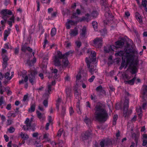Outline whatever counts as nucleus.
I'll return each mask as SVG.
<instances>
[{
	"mask_svg": "<svg viewBox=\"0 0 147 147\" xmlns=\"http://www.w3.org/2000/svg\"><path fill=\"white\" fill-rule=\"evenodd\" d=\"M6 88L5 87H0V93L1 94H3V92L4 91V90Z\"/></svg>",
	"mask_w": 147,
	"mask_h": 147,
	"instance_id": "c03bdc74",
	"label": "nucleus"
},
{
	"mask_svg": "<svg viewBox=\"0 0 147 147\" xmlns=\"http://www.w3.org/2000/svg\"><path fill=\"white\" fill-rule=\"evenodd\" d=\"M147 1L146 0H142V5L144 8L146 7Z\"/></svg>",
	"mask_w": 147,
	"mask_h": 147,
	"instance_id": "a19ab883",
	"label": "nucleus"
},
{
	"mask_svg": "<svg viewBox=\"0 0 147 147\" xmlns=\"http://www.w3.org/2000/svg\"><path fill=\"white\" fill-rule=\"evenodd\" d=\"M56 32V30L55 28H53L52 29L51 32V34L52 36H54Z\"/></svg>",
	"mask_w": 147,
	"mask_h": 147,
	"instance_id": "473e14b6",
	"label": "nucleus"
},
{
	"mask_svg": "<svg viewBox=\"0 0 147 147\" xmlns=\"http://www.w3.org/2000/svg\"><path fill=\"white\" fill-rule=\"evenodd\" d=\"M65 45L66 47H69L71 45V43L70 42L65 41Z\"/></svg>",
	"mask_w": 147,
	"mask_h": 147,
	"instance_id": "a18cd8bd",
	"label": "nucleus"
},
{
	"mask_svg": "<svg viewBox=\"0 0 147 147\" xmlns=\"http://www.w3.org/2000/svg\"><path fill=\"white\" fill-rule=\"evenodd\" d=\"M95 78V76H91V78H90L88 81L90 82H92L94 80V79Z\"/></svg>",
	"mask_w": 147,
	"mask_h": 147,
	"instance_id": "5fc2aeb1",
	"label": "nucleus"
},
{
	"mask_svg": "<svg viewBox=\"0 0 147 147\" xmlns=\"http://www.w3.org/2000/svg\"><path fill=\"white\" fill-rule=\"evenodd\" d=\"M100 144L101 147H108L112 145V142L110 140H103L100 142Z\"/></svg>",
	"mask_w": 147,
	"mask_h": 147,
	"instance_id": "9b49d317",
	"label": "nucleus"
},
{
	"mask_svg": "<svg viewBox=\"0 0 147 147\" xmlns=\"http://www.w3.org/2000/svg\"><path fill=\"white\" fill-rule=\"evenodd\" d=\"M94 110V117L97 121H105L108 118V114L105 109L103 104L100 102H97L95 105Z\"/></svg>",
	"mask_w": 147,
	"mask_h": 147,
	"instance_id": "f257e3e1",
	"label": "nucleus"
},
{
	"mask_svg": "<svg viewBox=\"0 0 147 147\" xmlns=\"http://www.w3.org/2000/svg\"><path fill=\"white\" fill-rule=\"evenodd\" d=\"M74 51L72 50L66 53L63 55L62 53L59 51L57 52V54L54 57L53 61L54 65L55 66H59L61 65V59L64 57H68L69 55H71Z\"/></svg>",
	"mask_w": 147,
	"mask_h": 147,
	"instance_id": "f03ea898",
	"label": "nucleus"
},
{
	"mask_svg": "<svg viewBox=\"0 0 147 147\" xmlns=\"http://www.w3.org/2000/svg\"><path fill=\"white\" fill-rule=\"evenodd\" d=\"M125 100L124 103L123 111V116L125 118L127 117L131 114L132 112V110L131 109H128L129 107V99L127 98V97L130 96V94L128 92L125 91Z\"/></svg>",
	"mask_w": 147,
	"mask_h": 147,
	"instance_id": "7ed1b4c3",
	"label": "nucleus"
},
{
	"mask_svg": "<svg viewBox=\"0 0 147 147\" xmlns=\"http://www.w3.org/2000/svg\"><path fill=\"white\" fill-rule=\"evenodd\" d=\"M43 105L45 107H47L48 105V101L47 100H45L43 102Z\"/></svg>",
	"mask_w": 147,
	"mask_h": 147,
	"instance_id": "680f3d73",
	"label": "nucleus"
},
{
	"mask_svg": "<svg viewBox=\"0 0 147 147\" xmlns=\"http://www.w3.org/2000/svg\"><path fill=\"white\" fill-rule=\"evenodd\" d=\"M96 91L98 93L99 96H103L106 95V92L103 89L101 85L98 86L96 89Z\"/></svg>",
	"mask_w": 147,
	"mask_h": 147,
	"instance_id": "f8f14e48",
	"label": "nucleus"
},
{
	"mask_svg": "<svg viewBox=\"0 0 147 147\" xmlns=\"http://www.w3.org/2000/svg\"><path fill=\"white\" fill-rule=\"evenodd\" d=\"M91 131V130L87 131L82 134V139L84 140L88 139L92 134Z\"/></svg>",
	"mask_w": 147,
	"mask_h": 147,
	"instance_id": "ddd939ff",
	"label": "nucleus"
},
{
	"mask_svg": "<svg viewBox=\"0 0 147 147\" xmlns=\"http://www.w3.org/2000/svg\"><path fill=\"white\" fill-rule=\"evenodd\" d=\"M125 53V51H121L116 53L115 55L116 56H125V55H124Z\"/></svg>",
	"mask_w": 147,
	"mask_h": 147,
	"instance_id": "c756f323",
	"label": "nucleus"
},
{
	"mask_svg": "<svg viewBox=\"0 0 147 147\" xmlns=\"http://www.w3.org/2000/svg\"><path fill=\"white\" fill-rule=\"evenodd\" d=\"M66 93L67 95V97H68L70 95V92L69 89H66Z\"/></svg>",
	"mask_w": 147,
	"mask_h": 147,
	"instance_id": "09e8293b",
	"label": "nucleus"
},
{
	"mask_svg": "<svg viewBox=\"0 0 147 147\" xmlns=\"http://www.w3.org/2000/svg\"><path fill=\"white\" fill-rule=\"evenodd\" d=\"M17 114H18V112L17 111H15L14 113H12L10 112H9L8 114V115H9L8 117L9 116H12L14 117L16 116V115Z\"/></svg>",
	"mask_w": 147,
	"mask_h": 147,
	"instance_id": "2f4dec72",
	"label": "nucleus"
},
{
	"mask_svg": "<svg viewBox=\"0 0 147 147\" xmlns=\"http://www.w3.org/2000/svg\"><path fill=\"white\" fill-rule=\"evenodd\" d=\"M93 96L91 95L90 96V98L92 100H93L94 102H96V101L97 98L96 96L93 94Z\"/></svg>",
	"mask_w": 147,
	"mask_h": 147,
	"instance_id": "37998d69",
	"label": "nucleus"
},
{
	"mask_svg": "<svg viewBox=\"0 0 147 147\" xmlns=\"http://www.w3.org/2000/svg\"><path fill=\"white\" fill-rule=\"evenodd\" d=\"M26 125L23 126V128L24 130H27L30 129L33 131L35 130V128L33 127L31 125V121L29 118H27L25 121Z\"/></svg>",
	"mask_w": 147,
	"mask_h": 147,
	"instance_id": "6e6552de",
	"label": "nucleus"
},
{
	"mask_svg": "<svg viewBox=\"0 0 147 147\" xmlns=\"http://www.w3.org/2000/svg\"><path fill=\"white\" fill-rule=\"evenodd\" d=\"M102 38L96 37L93 40V45L97 48H100L102 46Z\"/></svg>",
	"mask_w": 147,
	"mask_h": 147,
	"instance_id": "0eeeda50",
	"label": "nucleus"
},
{
	"mask_svg": "<svg viewBox=\"0 0 147 147\" xmlns=\"http://www.w3.org/2000/svg\"><path fill=\"white\" fill-rule=\"evenodd\" d=\"M85 17H86V19H87V22H88L91 20V19L90 18V15L88 13H87L85 14Z\"/></svg>",
	"mask_w": 147,
	"mask_h": 147,
	"instance_id": "79ce46f5",
	"label": "nucleus"
},
{
	"mask_svg": "<svg viewBox=\"0 0 147 147\" xmlns=\"http://www.w3.org/2000/svg\"><path fill=\"white\" fill-rule=\"evenodd\" d=\"M136 78V76L131 80L128 81H125L124 82L125 84H128L130 85H133L134 83V82Z\"/></svg>",
	"mask_w": 147,
	"mask_h": 147,
	"instance_id": "412c9836",
	"label": "nucleus"
},
{
	"mask_svg": "<svg viewBox=\"0 0 147 147\" xmlns=\"http://www.w3.org/2000/svg\"><path fill=\"white\" fill-rule=\"evenodd\" d=\"M37 74L36 71H31L30 74L28 75V79L32 85H33L36 83V75Z\"/></svg>",
	"mask_w": 147,
	"mask_h": 147,
	"instance_id": "423d86ee",
	"label": "nucleus"
},
{
	"mask_svg": "<svg viewBox=\"0 0 147 147\" xmlns=\"http://www.w3.org/2000/svg\"><path fill=\"white\" fill-rule=\"evenodd\" d=\"M9 20L7 21L6 22L8 24L10 27H11L12 26V23L15 22V18L14 16H12L9 19Z\"/></svg>",
	"mask_w": 147,
	"mask_h": 147,
	"instance_id": "6ab92c4d",
	"label": "nucleus"
},
{
	"mask_svg": "<svg viewBox=\"0 0 147 147\" xmlns=\"http://www.w3.org/2000/svg\"><path fill=\"white\" fill-rule=\"evenodd\" d=\"M27 47V43L22 44V46L21 50L22 51L26 52Z\"/></svg>",
	"mask_w": 147,
	"mask_h": 147,
	"instance_id": "c85d7f7f",
	"label": "nucleus"
},
{
	"mask_svg": "<svg viewBox=\"0 0 147 147\" xmlns=\"http://www.w3.org/2000/svg\"><path fill=\"white\" fill-rule=\"evenodd\" d=\"M115 44L116 45L119 46H121L123 45H124V42H123L122 41H118L116 42Z\"/></svg>",
	"mask_w": 147,
	"mask_h": 147,
	"instance_id": "e433bc0d",
	"label": "nucleus"
},
{
	"mask_svg": "<svg viewBox=\"0 0 147 147\" xmlns=\"http://www.w3.org/2000/svg\"><path fill=\"white\" fill-rule=\"evenodd\" d=\"M11 30L10 28H8L7 30H5L4 34V35L8 36L10 33Z\"/></svg>",
	"mask_w": 147,
	"mask_h": 147,
	"instance_id": "f704fd0d",
	"label": "nucleus"
},
{
	"mask_svg": "<svg viewBox=\"0 0 147 147\" xmlns=\"http://www.w3.org/2000/svg\"><path fill=\"white\" fill-rule=\"evenodd\" d=\"M142 95L147 94V86L144 85L142 88Z\"/></svg>",
	"mask_w": 147,
	"mask_h": 147,
	"instance_id": "393cba45",
	"label": "nucleus"
},
{
	"mask_svg": "<svg viewBox=\"0 0 147 147\" xmlns=\"http://www.w3.org/2000/svg\"><path fill=\"white\" fill-rule=\"evenodd\" d=\"M104 50L106 53H113V49L112 48L111 46L110 45L107 46L106 47H104Z\"/></svg>",
	"mask_w": 147,
	"mask_h": 147,
	"instance_id": "f3484780",
	"label": "nucleus"
},
{
	"mask_svg": "<svg viewBox=\"0 0 147 147\" xmlns=\"http://www.w3.org/2000/svg\"><path fill=\"white\" fill-rule=\"evenodd\" d=\"M15 130V128L12 127H11L8 129V131L10 133H13L14 131Z\"/></svg>",
	"mask_w": 147,
	"mask_h": 147,
	"instance_id": "ea45409f",
	"label": "nucleus"
},
{
	"mask_svg": "<svg viewBox=\"0 0 147 147\" xmlns=\"http://www.w3.org/2000/svg\"><path fill=\"white\" fill-rule=\"evenodd\" d=\"M66 28L67 29H69L71 28V26L70 25V23H69L67 21V22L66 23Z\"/></svg>",
	"mask_w": 147,
	"mask_h": 147,
	"instance_id": "052dcab7",
	"label": "nucleus"
},
{
	"mask_svg": "<svg viewBox=\"0 0 147 147\" xmlns=\"http://www.w3.org/2000/svg\"><path fill=\"white\" fill-rule=\"evenodd\" d=\"M126 56L127 57V63H128L130 61H129V59H130V54L129 53H126Z\"/></svg>",
	"mask_w": 147,
	"mask_h": 147,
	"instance_id": "13d9d810",
	"label": "nucleus"
},
{
	"mask_svg": "<svg viewBox=\"0 0 147 147\" xmlns=\"http://www.w3.org/2000/svg\"><path fill=\"white\" fill-rule=\"evenodd\" d=\"M91 16L93 18H96L98 15V13L96 11H93L91 13Z\"/></svg>",
	"mask_w": 147,
	"mask_h": 147,
	"instance_id": "58836bf2",
	"label": "nucleus"
},
{
	"mask_svg": "<svg viewBox=\"0 0 147 147\" xmlns=\"http://www.w3.org/2000/svg\"><path fill=\"white\" fill-rule=\"evenodd\" d=\"M92 26L95 31H97V22L95 21H93L92 23Z\"/></svg>",
	"mask_w": 147,
	"mask_h": 147,
	"instance_id": "7c9ffc66",
	"label": "nucleus"
},
{
	"mask_svg": "<svg viewBox=\"0 0 147 147\" xmlns=\"http://www.w3.org/2000/svg\"><path fill=\"white\" fill-rule=\"evenodd\" d=\"M2 56L3 62H7L8 59L7 55H2Z\"/></svg>",
	"mask_w": 147,
	"mask_h": 147,
	"instance_id": "c9c22d12",
	"label": "nucleus"
},
{
	"mask_svg": "<svg viewBox=\"0 0 147 147\" xmlns=\"http://www.w3.org/2000/svg\"><path fill=\"white\" fill-rule=\"evenodd\" d=\"M7 65V62H3L2 64L3 68L4 69L5 68Z\"/></svg>",
	"mask_w": 147,
	"mask_h": 147,
	"instance_id": "338daca9",
	"label": "nucleus"
},
{
	"mask_svg": "<svg viewBox=\"0 0 147 147\" xmlns=\"http://www.w3.org/2000/svg\"><path fill=\"white\" fill-rule=\"evenodd\" d=\"M67 21H68V22L71 25H74L75 24V22H74L72 20H67Z\"/></svg>",
	"mask_w": 147,
	"mask_h": 147,
	"instance_id": "774afa93",
	"label": "nucleus"
},
{
	"mask_svg": "<svg viewBox=\"0 0 147 147\" xmlns=\"http://www.w3.org/2000/svg\"><path fill=\"white\" fill-rule=\"evenodd\" d=\"M1 14L2 15V18L4 19V20H1V23L2 25V27L3 29V28L5 26V24L8 18H9V16L12 15V12L9 10L4 9L1 11Z\"/></svg>",
	"mask_w": 147,
	"mask_h": 147,
	"instance_id": "20e7f679",
	"label": "nucleus"
},
{
	"mask_svg": "<svg viewBox=\"0 0 147 147\" xmlns=\"http://www.w3.org/2000/svg\"><path fill=\"white\" fill-rule=\"evenodd\" d=\"M135 16L137 20L140 23L142 22V20L140 14L138 12L135 13Z\"/></svg>",
	"mask_w": 147,
	"mask_h": 147,
	"instance_id": "5701e85b",
	"label": "nucleus"
},
{
	"mask_svg": "<svg viewBox=\"0 0 147 147\" xmlns=\"http://www.w3.org/2000/svg\"><path fill=\"white\" fill-rule=\"evenodd\" d=\"M84 121L88 126L90 125L91 124V121L90 119L88 118L87 117H85Z\"/></svg>",
	"mask_w": 147,
	"mask_h": 147,
	"instance_id": "a878e982",
	"label": "nucleus"
},
{
	"mask_svg": "<svg viewBox=\"0 0 147 147\" xmlns=\"http://www.w3.org/2000/svg\"><path fill=\"white\" fill-rule=\"evenodd\" d=\"M3 97L1 96L0 98V107L3 104Z\"/></svg>",
	"mask_w": 147,
	"mask_h": 147,
	"instance_id": "69168bd1",
	"label": "nucleus"
},
{
	"mask_svg": "<svg viewBox=\"0 0 147 147\" xmlns=\"http://www.w3.org/2000/svg\"><path fill=\"white\" fill-rule=\"evenodd\" d=\"M9 42H8L7 43H5L4 45V47L5 49H9Z\"/></svg>",
	"mask_w": 147,
	"mask_h": 147,
	"instance_id": "0e129e2a",
	"label": "nucleus"
},
{
	"mask_svg": "<svg viewBox=\"0 0 147 147\" xmlns=\"http://www.w3.org/2000/svg\"><path fill=\"white\" fill-rule=\"evenodd\" d=\"M58 72V70L57 69H54L52 70V73H54L55 74V75H56Z\"/></svg>",
	"mask_w": 147,
	"mask_h": 147,
	"instance_id": "e2e57ef3",
	"label": "nucleus"
},
{
	"mask_svg": "<svg viewBox=\"0 0 147 147\" xmlns=\"http://www.w3.org/2000/svg\"><path fill=\"white\" fill-rule=\"evenodd\" d=\"M142 101L147 103V94L142 95Z\"/></svg>",
	"mask_w": 147,
	"mask_h": 147,
	"instance_id": "72a5a7b5",
	"label": "nucleus"
},
{
	"mask_svg": "<svg viewBox=\"0 0 147 147\" xmlns=\"http://www.w3.org/2000/svg\"><path fill=\"white\" fill-rule=\"evenodd\" d=\"M86 62L87 64V67L89 71L91 73L92 75L94 74V73L97 72V70L94 68L93 65H94L93 62L89 60V58L86 57Z\"/></svg>",
	"mask_w": 147,
	"mask_h": 147,
	"instance_id": "39448f33",
	"label": "nucleus"
},
{
	"mask_svg": "<svg viewBox=\"0 0 147 147\" xmlns=\"http://www.w3.org/2000/svg\"><path fill=\"white\" fill-rule=\"evenodd\" d=\"M87 28L85 26H84L80 31V36L83 38L85 37L86 35Z\"/></svg>",
	"mask_w": 147,
	"mask_h": 147,
	"instance_id": "dca6fc26",
	"label": "nucleus"
},
{
	"mask_svg": "<svg viewBox=\"0 0 147 147\" xmlns=\"http://www.w3.org/2000/svg\"><path fill=\"white\" fill-rule=\"evenodd\" d=\"M25 102L27 100H28V94H27L24 95L23 100Z\"/></svg>",
	"mask_w": 147,
	"mask_h": 147,
	"instance_id": "3c124183",
	"label": "nucleus"
},
{
	"mask_svg": "<svg viewBox=\"0 0 147 147\" xmlns=\"http://www.w3.org/2000/svg\"><path fill=\"white\" fill-rule=\"evenodd\" d=\"M63 130L62 129H60L58 131L57 136L59 137H60L62 135Z\"/></svg>",
	"mask_w": 147,
	"mask_h": 147,
	"instance_id": "49530a36",
	"label": "nucleus"
},
{
	"mask_svg": "<svg viewBox=\"0 0 147 147\" xmlns=\"http://www.w3.org/2000/svg\"><path fill=\"white\" fill-rule=\"evenodd\" d=\"M75 96L76 98H78L80 96V93L78 92L77 90L75 91Z\"/></svg>",
	"mask_w": 147,
	"mask_h": 147,
	"instance_id": "6e6d98bb",
	"label": "nucleus"
},
{
	"mask_svg": "<svg viewBox=\"0 0 147 147\" xmlns=\"http://www.w3.org/2000/svg\"><path fill=\"white\" fill-rule=\"evenodd\" d=\"M20 136L24 140H27L29 138V136L26 133L21 132L20 133Z\"/></svg>",
	"mask_w": 147,
	"mask_h": 147,
	"instance_id": "aec40b11",
	"label": "nucleus"
},
{
	"mask_svg": "<svg viewBox=\"0 0 147 147\" xmlns=\"http://www.w3.org/2000/svg\"><path fill=\"white\" fill-rule=\"evenodd\" d=\"M88 53H90V57H92V58H91L90 57V59L91 61H95L96 60V53L94 51H92L91 50H88L87 52Z\"/></svg>",
	"mask_w": 147,
	"mask_h": 147,
	"instance_id": "4468645a",
	"label": "nucleus"
},
{
	"mask_svg": "<svg viewBox=\"0 0 147 147\" xmlns=\"http://www.w3.org/2000/svg\"><path fill=\"white\" fill-rule=\"evenodd\" d=\"M68 57H64L62 59V63H61V65L59 66H56L59 67V70L61 71L63 69L64 67H66L69 64V62L67 59Z\"/></svg>",
	"mask_w": 147,
	"mask_h": 147,
	"instance_id": "1a4fd4ad",
	"label": "nucleus"
},
{
	"mask_svg": "<svg viewBox=\"0 0 147 147\" xmlns=\"http://www.w3.org/2000/svg\"><path fill=\"white\" fill-rule=\"evenodd\" d=\"M105 16L107 20L108 21L111 20V18L112 19L113 17L112 15L109 11L105 13Z\"/></svg>",
	"mask_w": 147,
	"mask_h": 147,
	"instance_id": "4be33fe9",
	"label": "nucleus"
},
{
	"mask_svg": "<svg viewBox=\"0 0 147 147\" xmlns=\"http://www.w3.org/2000/svg\"><path fill=\"white\" fill-rule=\"evenodd\" d=\"M136 111L138 113H142L141 108L140 107L136 109Z\"/></svg>",
	"mask_w": 147,
	"mask_h": 147,
	"instance_id": "bf43d9fd",
	"label": "nucleus"
},
{
	"mask_svg": "<svg viewBox=\"0 0 147 147\" xmlns=\"http://www.w3.org/2000/svg\"><path fill=\"white\" fill-rule=\"evenodd\" d=\"M4 76V78L7 80H10L13 77V76H12V75H11V76H10V73L8 72L6 73Z\"/></svg>",
	"mask_w": 147,
	"mask_h": 147,
	"instance_id": "bb28decb",
	"label": "nucleus"
},
{
	"mask_svg": "<svg viewBox=\"0 0 147 147\" xmlns=\"http://www.w3.org/2000/svg\"><path fill=\"white\" fill-rule=\"evenodd\" d=\"M7 53V51L4 49L2 48L1 49V55H5V54Z\"/></svg>",
	"mask_w": 147,
	"mask_h": 147,
	"instance_id": "864d4df0",
	"label": "nucleus"
},
{
	"mask_svg": "<svg viewBox=\"0 0 147 147\" xmlns=\"http://www.w3.org/2000/svg\"><path fill=\"white\" fill-rule=\"evenodd\" d=\"M36 113L37 117L40 121L42 122H43L45 120V117L44 114L41 113L38 111H36Z\"/></svg>",
	"mask_w": 147,
	"mask_h": 147,
	"instance_id": "2eb2a0df",
	"label": "nucleus"
},
{
	"mask_svg": "<svg viewBox=\"0 0 147 147\" xmlns=\"http://www.w3.org/2000/svg\"><path fill=\"white\" fill-rule=\"evenodd\" d=\"M78 34V29L75 28L73 29L70 30V35L71 36H75Z\"/></svg>",
	"mask_w": 147,
	"mask_h": 147,
	"instance_id": "a211bd4d",
	"label": "nucleus"
},
{
	"mask_svg": "<svg viewBox=\"0 0 147 147\" xmlns=\"http://www.w3.org/2000/svg\"><path fill=\"white\" fill-rule=\"evenodd\" d=\"M76 44L78 47H80L81 45V42L79 41H77L76 42Z\"/></svg>",
	"mask_w": 147,
	"mask_h": 147,
	"instance_id": "603ef678",
	"label": "nucleus"
},
{
	"mask_svg": "<svg viewBox=\"0 0 147 147\" xmlns=\"http://www.w3.org/2000/svg\"><path fill=\"white\" fill-rule=\"evenodd\" d=\"M69 114L70 115H71L74 113V111L73 110V108L72 107H71L69 109Z\"/></svg>",
	"mask_w": 147,
	"mask_h": 147,
	"instance_id": "8fccbe9b",
	"label": "nucleus"
},
{
	"mask_svg": "<svg viewBox=\"0 0 147 147\" xmlns=\"http://www.w3.org/2000/svg\"><path fill=\"white\" fill-rule=\"evenodd\" d=\"M58 144L59 145V147H62L64 145V143L62 140H60L59 141Z\"/></svg>",
	"mask_w": 147,
	"mask_h": 147,
	"instance_id": "de8ad7c7",
	"label": "nucleus"
},
{
	"mask_svg": "<svg viewBox=\"0 0 147 147\" xmlns=\"http://www.w3.org/2000/svg\"><path fill=\"white\" fill-rule=\"evenodd\" d=\"M138 63V62L136 61L135 62H133L130 65L129 68L131 70V72L132 74H134L137 72V66Z\"/></svg>",
	"mask_w": 147,
	"mask_h": 147,
	"instance_id": "9d476101",
	"label": "nucleus"
},
{
	"mask_svg": "<svg viewBox=\"0 0 147 147\" xmlns=\"http://www.w3.org/2000/svg\"><path fill=\"white\" fill-rule=\"evenodd\" d=\"M35 107L36 105L35 103L32 104L30 107L28 109V111L31 113L34 112L35 110Z\"/></svg>",
	"mask_w": 147,
	"mask_h": 147,
	"instance_id": "cd10ccee",
	"label": "nucleus"
},
{
	"mask_svg": "<svg viewBox=\"0 0 147 147\" xmlns=\"http://www.w3.org/2000/svg\"><path fill=\"white\" fill-rule=\"evenodd\" d=\"M87 19H86L85 16H83L81 18H80L79 20V21L80 22H82L84 21H86L87 22Z\"/></svg>",
	"mask_w": 147,
	"mask_h": 147,
	"instance_id": "4d7b16f0",
	"label": "nucleus"
},
{
	"mask_svg": "<svg viewBox=\"0 0 147 147\" xmlns=\"http://www.w3.org/2000/svg\"><path fill=\"white\" fill-rule=\"evenodd\" d=\"M47 92L46 93L47 94H50L51 93V85H49L48 86V89L47 90Z\"/></svg>",
	"mask_w": 147,
	"mask_h": 147,
	"instance_id": "4c0bfd02",
	"label": "nucleus"
},
{
	"mask_svg": "<svg viewBox=\"0 0 147 147\" xmlns=\"http://www.w3.org/2000/svg\"><path fill=\"white\" fill-rule=\"evenodd\" d=\"M143 140L142 145L143 146H145L147 145V135L146 134H143Z\"/></svg>",
	"mask_w": 147,
	"mask_h": 147,
	"instance_id": "b1692460",
	"label": "nucleus"
}]
</instances>
